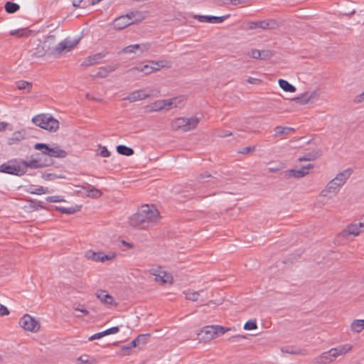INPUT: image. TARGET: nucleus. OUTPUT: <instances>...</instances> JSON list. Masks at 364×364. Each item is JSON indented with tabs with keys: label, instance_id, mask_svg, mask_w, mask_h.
Segmentation results:
<instances>
[{
	"label": "nucleus",
	"instance_id": "nucleus-1",
	"mask_svg": "<svg viewBox=\"0 0 364 364\" xmlns=\"http://www.w3.org/2000/svg\"><path fill=\"white\" fill-rule=\"evenodd\" d=\"M159 213L154 205H144L129 218L130 225L134 228L144 229L149 224L156 222Z\"/></svg>",
	"mask_w": 364,
	"mask_h": 364
},
{
	"label": "nucleus",
	"instance_id": "nucleus-2",
	"mask_svg": "<svg viewBox=\"0 0 364 364\" xmlns=\"http://www.w3.org/2000/svg\"><path fill=\"white\" fill-rule=\"evenodd\" d=\"M353 173V170L349 168L338 173L336 176L329 181L325 188L321 192L322 196H327L328 193H337L339 189L343 186Z\"/></svg>",
	"mask_w": 364,
	"mask_h": 364
},
{
	"label": "nucleus",
	"instance_id": "nucleus-3",
	"mask_svg": "<svg viewBox=\"0 0 364 364\" xmlns=\"http://www.w3.org/2000/svg\"><path fill=\"white\" fill-rule=\"evenodd\" d=\"M230 330V328H226L219 325L206 326L200 330L198 333V336L200 341L208 342L215 338L223 336Z\"/></svg>",
	"mask_w": 364,
	"mask_h": 364
},
{
	"label": "nucleus",
	"instance_id": "nucleus-4",
	"mask_svg": "<svg viewBox=\"0 0 364 364\" xmlns=\"http://www.w3.org/2000/svg\"><path fill=\"white\" fill-rule=\"evenodd\" d=\"M32 122L36 126L49 132H55L59 127V122L47 114H41L33 117Z\"/></svg>",
	"mask_w": 364,
	"mask_h": 364
},
{
	"label": "nucleus",
	"instance_id": "nucleus-5",
	"mask_svg": "<svg viewBox=\"0 0 364 364\" xmlns=\"http://www.w3.org/2000/svg\"><path fill=\"white\" fill-rule=\"evenodd\" d=\"M199 122L200 119L196 117L191 118L178 117L171 122V127L173 131L188 132L195 129Z\"/></svg>",
	"mask_w": 364,
	"mask_h": 364
},
{
	"label": "nucleus",
	"instance_id": "nucleus-6",
	"mask_svg": "<svg viewBox=\"0 0 364 364\" xmlns=\"http://www.w3.org/2000/svg\"><path fill=\"white\" fill-rule=\"evenodd\" d=\"M34 149L41 151L42 154L47 155L50 157L63 159L65 158L68 155V153L65 150L61 149L58 145L50 147L47 144L37 143L34 145Z\"/></svg>",
	"mask_w": 364,
	"mask_h": 364
},
{
	"label": "nucleus",
	"instance_id": "nucleus-7",
	"mask_svg": "<svg viewBox=\"0 0 364 364\" xmlns=\"http://www.w3.org/2000/svg\"><path fill=\"white\" fill-rule=\"evenodd\" d=\"M18 323L24 330L31 332H37L41 327L39 321L29 314H24L20 318Z\"/></svg>",
	"mask_w": 364,
	"mask_h": 364
},
{
	"label": "nucleus",
	"instance_id": "nucleus-8",
	"mask_svg": "<svg viewBox=\"0 0 364 364\" xmlns=\"http://www.w3.org/2000/svg\"><path fill=\"white\" fill-rule=\"evenodd\" d=\"M149 336V334H140L135 339H134L132 342H130L127 346H123L120 350L121 355H128L130 354V350L132 348H135L139 346L141 344L144 345L146 343L147 337Z\"/></svg>",
	"mask_w": 364,
	"mask_h": 364
},
{
	"label": "nucleus",
	"instance_id": "nucleus-9",
	"mask_svg": "<svg viewBox=\"0 0 364 364\" xmlns=\"http://www.w3.org/2000/svg\"><path fill=\"white\" fill-rule=\"evenodd\" d=\"M278 23L273 19L258 21H250L248 23L249 29H256L260 28L262 29H270L274 30L278 27Z\"/></svg>",
	"mask_w": 364,
	"mask_h": 364
},
{
	"label": "nucleus",
	"instance_id": "nucleus-10",
	"mask_svg": "<svg viewBox=\"0 0 364 364\" xmlns=\"http://www.w3.org/2000/svg\"><path fill=\"white\" fill-rule=\"evenodd\" d=\"M37 156H39V154H37ZM52 160H47L46 159L44 161H42L41 158L38 156L36 159H33L30 161H22L21 164L23 165L26 168H43L46 166H48L50 164H52Z\"/></svg>",
	"mask_w": 364,
	"mask_h": 364
},
{
	"label": "nucleus",
	"instance_id": "nucleus-11",
	"mask_svg": "<svg viewBox=\"0 0 364 364\" xmlns=\"http://www.w3.org/2000/svg\"><path fill=\"white\" fill-rule=\"evenodd\" d=\"M148 112H159L162 109L169 110L170 109V102H168V100H156L151 105L146 107Z\"/></svg>",
	"mask_w": 364,
	"mask_h": 364
},
{
	"label": "nucleus",
	"instance_id": "nucleus-12",
	"mask_svg": "<svg viewBox=\"0 0 364 364\" xmlns=\"http://www.w3.org/2000/svg\"><path fill=\"white\" fill-rule=\"evenodd\" d=\"M230 16V14H226L223 16L195 15L194 18L198 20L200 22H205L210 23H220L223 22L225 19L229 18Z\"/></svg>",
	"mask_w": 364,
	"mask_h": 364
},
{
	"label": "nucleus",
	"instance_id": "nucleus-13",
	"mask_svg": "<svg viewBox=\"0 0 364 364\" xmlns=\"http://www.w3.org/2000/svg\"><path fill=\"white\" fill-rule=\"evenodd\" d=\"M363 230L359 226V223L349 224L347 227L341 231L339 234L341 237L348 238L350 235L357 236Z\"/></svg>",
	"mask_w": 364,
	"mask_h": 364
},
{
	"label": "nucleus",
	"instance_id": "nucleus-14",
	"mask_svg": "<svg viewBox=\"0 0 364 364\" xmlns=\"http://www.w3.org/2000/svg\"><path fill=\"white\" fill-rule=\"evenodd\" d=\"M0 172L15 176H22L25 173L26 171L22 169L19 166H11L6 163H4L0 165Z\"/></svg>",
	"mask_w": 364,
	"mask_h": 364
},
{
	"label": "nucleus",
	"instance_id": "nucleus-15",
	"mask_svg": "<svg viewBox=\"0 0 364 364\" xmlns=\"http://www.w3.org/2000/svg\"><path fill=\"white\" fill-rule=\"evenodd\" d=\"M314 166L311 164H309L306 166H303L299 169H291L287 171L286 176L287 177H294V178H302L305 176L309 173V170L312 168Z\"/></svg>",
	"mask_w": 364,
	"mask_h": 364
},
{
	"label": "nucleus",
	"instance_id": "nucleus-16",
	"mask_svg": "<svg viewBox=\"0 0 364 364\" xmlns=\"http://www.w3.org/2000/svg\"><path fill=\"white\" fill-rule=\"evenodd\" d=\"M352 348L353 346L350 344L341 345L336 348H331L329 350V353H331L332 358H336L338 355H344L349 352Z\"/></svg>",
	"mask_w": 364,
	"mask_h": 364
},
{
	"label": "nucleus",
	"instance_id": "nucleus-17",
	"mask_svg": "<svg viewBox=\"0 0 364 364\" xmlns=\"http://www.w3.org/2000/svg\"><path fill=\"white\" fill-rule=\"evenodd\" d=\"M150 97L149 94H145L143 90H136L131 92L126 97L124 98V100H127L130 102H136L138 100H141Z\"/></svg>",
	"mask_w": 364,
	"mask_h": 364
},
{
	"label": "nucleus",
	"instance_id": "nucleus-18",
	"mask_svg": "<svg viewBox=\"0 0 364 364\" xmlns=\"http://www.w3.org/2000/svg\"><path fill=\"white\" fill-rule=\"evenodd\" d=\"M95 296L104 304H112L114 301L113 296L108 294L105 290H97L95 293Z\"/></svg>",
	"mask_w": 364,
	"mask_h": 364
},
{
	"label": "nucleus",
	"instance_id": "nucleus-19",
	"mask_svg": "<svg viewBox=\"0 0 364 364\" xmlns=\"http://www.w3.org/2000/svg\"><path fill=\"white\" fill-rule=\"evenodd\" d=\"M82 188L86 191L87 196L89 198L97 199L100 198L102 195V192L100 190L92 186L88 183H85L82 186Z\"/></svg>",
	"mask_w": 364,
	"mask_h": 364
},
{
	"label": "nucleus",
	"instance_id": "nucleus-20",
	"mask_svg": "<svg viewBox=\"0 0 364 364\" xmlns=\"http://www.w3.org/2000/svg\"><path fill=\"white\" fill-rule=\"evenodd\" d=\"M134 23L133 21H130L126 16H122L117 18L114 21V26L118 30H122L127 26Z\"/></svg>",
	"mask_w": 364,
	"mask_h": 364
},
{
	"label": "nucleus",
	"instance_id": "nucleus-21",
	"mask_svg": "<svg viewBox=\"0 0 364 364\" xmlns=\"http://www.w3.org/2000/svg\"><path fill=\"white\" fill-rule=\"evenodd\" d=\"M77 43V41L75 43H70L67 40H65L64 41L60 42L54 49V53L60 54L64 50L69 51L73 48L75 46V45Z\"/></svg>",
	"mask_w": 364,
	"mask_h": 364
},
{
	"label": "nucleus",
	"instance_id": "nucleus-22",
	"mask_svg": "<svg viewBox=\"0 0 364 364\" xmlns=\"http://www.w3.org/2000/svg\"><path fill=\"white\" fill-rule=\"evenodd\" d=\"M322 155V150L321 149H315L311 152L305 154L303 157L299 159V161H314Z\"/></svg>",
	"mask_w": 364,
	"mask_h": 364
},
{
	"label": "nucleus",
	"instance_id": "nucleus-23",
	"mask_svg": "<svg viewBox=\"0 0 364 364\" xmlns=\"http://www.w3.org/2000/svg\"><path fill=\"white\" fill-rule=\"evenodd\" d=\"M105 56L102 53H98L93 55L87 57L82 63V66H91L99 62V60Z\"/></svg>",
	"mask_w": 364,
	"mask_h": 364
},
{
	"label": "nucleus",
	"instance_id": "nucleus-24",
	"mask_svg": "<svg viewBox=\"0 0 364 364\" xmlns=\"http://www.w3.org/2000/svg\"><path fill=\"white\" fill-rule=\"evenodd\" d=\"M138 50L140 51V53H142L148 50V46L146 45L134 44L124 48L122 51L124 53H135Z\"/></svg>",
	"mask_w": 364,
	"mask_h": 364
},
{
	"label": "nucleus",
	"instance_id": "nucleus-25",
	"mask_svg": "<svg viewBox=\"0 0 364 364\" xmlns=\"http://www.w3.org/2000/svg\"><path fill=\"white\" fill-rule=\"evenodd\" d=\"M282 351L285 353L292 355H306L308 351L305 348H299L295 346H286L282 348Z\"/></svg>",
	"mask_w": 364,
	"mask_h": 364
},
{
	"label": "nucleus",
	"instance_id": "nucleus-26",
	"mask_svg": "<svg viewBox=\"0 0 364 364\" xmlns=\"http://www.w3.org/2000/svg\"><path fill=\"white\" fill-rule=\"evenodd\" d=\"M38 43L37 44L36 48L32 50V57L33 58H41L46 55L48 52V48H43L42 46L41 41L38 40Z\"/></svg>",
	"mask_w": 364,
	"mask_h": 364
},
{
	"label": "nucleus",
	"instance_id": "nucleus-27",
	"mask_svg": "<svg viewBox=\"0 0 364 364\" xmlns=\"http://www.w3.org/2000/svg\"><path fill=\"white\" fill-rule=\"evenodd\" d=\"M336 358L331 357V353L328 351L323 353L321 355L316 358V363L318 364H326L331 363Z\"/></svg>",
	"mask_w": 364,
	"mask_h": 364
},
{
	"label": "nucleus",
	"instance_id": "nucleus-28",
	"mask_svg": "<svg viewBox=\"0 0 364 364\" xmlns=\"http://www.w3.org/2000/svg\"><path fill=\"white\" fill-rule=\"evenodd\" d=\"M186 97L183 95L168 99L170 109H171L172 107H178L183 106L186 103Z\"/></svg>",
	"mask_w": 364,
	"mask_h": 364
},
{
	"label": "nucleus",
	"instance_id": "nucleus-29",
	"mask_svg": "<svg viewBox=\"0 0 364 364\" xmlns=\"http://www.w3.org/2000/svg\"><path fill=\"white\" fill-rule=\"evenodd\" d=\"M125 16L130 21H133L134 23L139 22L144 18L143 14L139 11H131L127 14Z\"/></svg>",
	"mask_w": 364,
	"mask_h": 364
},
{
	"label": "nucleus",
	"instance_id": "nucleus-30",
	"mask_svg": "<svg viewBox=\"0 0 364 364\" xmlns=\"http://www.w3.org/2000/svg\"><path fill=\"white\" fill-rule=\"evenodd\" d=\"M25 138V134L23 132H15L13 133L12 136L9 138L8 144L9 145L14 144L16 142H18Z\"/></svg>",
	"mask_w": 364,
	"mask_h": 364
},
{
	"label": "nucleus",
	"instance_id": "nucleus-31",
	"mask_svg": "<svg viewBox=\"0 0 364 364\" xmlns=\"http://www.w3.org/2000/svg\"><path fill=\"white\" fill-rule=\"evenodd\" d=\"M82 205H76L75 207H70V208H63V207H59L56 206L55 210L65 214H74L78 211L80 210Z\"/></svg>",
	"mask_w": 364,
	"mask_h": 364
},
{
	"label": "nucleus",
	"instance_id": "nucleus-32",
	"mask_svg": "<svg viewBox=\"0 0 364 364\" xmlns=\"http://www.w3.org/2000/svg\"><path fill=\"white\" fill-rule=\"evenodd\" d=\"M278 82L279 87L285 92H294L296 91V87L285 80L279 79Z\"/></svg>",
	"mask_w": 364,
	"mask_h": 364
},
{
	"label": "nucleus",
	"instance_id": "nucleus-33",
	"mask_svg": "<svg viewBox=\"0 0 364 364\" xmlns=\"http://www.w3.org/2000/svg\"><path fill=\"white\" fill-rule=\"evenodd\" d=\"M155 276L156 282H161L162 284L167 283L168 280L172 279V277L168 274L166 272L161 271L159 274H153Z\"/></svg>",
	"mask_w": 364,
	"mask_h": 364
},
{
	"label": "nucleus",
	"instance_id": "nucleus-34",
	"mask_svg": "<svg viewBox=\"0 0 364 364\" xmlns=\"http://www.w3.org/2000/svg\"><path fill=\"white\" fill-rule=\"evenodd\" d=\"M159 68H155L152 66H149V65H145L141 68L135 67L129 70V72H134L135 70L143 72L144 74L148 75L154 71L158 70Z\"/></svg>",
	"mask_w": 364,
	"mask_h": 364
},
{
	"label": "nucleus",
	"instance_id": "nucleus-35",
	"mask_svg": "<svg viewBox=\"0 0 364 364\" xmlns=\"http://www.w3.org/2000/svg\"><path fill=\"white\" fill-rule=\"evenodd\" d=\"M117 151L118 154L127 156H130L134 153L132 148L126 146L125 145H118L117 146Z\"/></svg>",
	"mask_w": 364,
	"mask_h": 364
},
{
	"label": "nucleus",
	"instance_id": "nucleus-36",
	"mask_svg": "<svg viewBox=\"0 0 364 364\" xmlns=\"http://www.w3.org/2000/svg\"><path fill=\"white\" fill-rule=\"evenodd\" d=\"M102 255V252H94L92 250H88L85 252V257L88 259L95 261V262H101L100 257Z\"/></svg>",
	"mask_w": 364,
	"mask_h": 364
},
{
	"label": "nucleus",
	"instance_id": "nucleus-37",
	"mask_svg": "<svg viewBox=\"0 0 364 364\" xmlns=\"http://www.w3.org/2000/svg\"><path fill=\"white\" fill-rule=\"evenodd\" d=\"M16 87L20 90H26V93L31 91L32 83L28 81L21 80L16 82Z\"/></svg>",
	"mask_w": 364,
	"mask_h": 364
},
{
	"label": "nucleus",
	"instance_id": "nucleus-38",
	"mask_svg": "<svg viewBox=\"0 0 364 364\" xmlns=\"http://www.w3.org/2000/svg\"><path fill=\"white\" fill-rule=\"evenodd\" d=\"M80 364H97V360L94 357L87 355H82L77 358Z\"/></svg>",
	"mask_w": 364,
	"mask_h": 364
},
{
	"label": "nucleus",
	"instance_id": "nucleus-39",
	"mask_svg": "<svg viewBox=\"0 0 364 364\" xmlns=\"http://www.w3.org/2000/svg\"><path fill=\"white\" fill-rule=\"evenodd\" d=\"M5 10L9 14H14L20 9V6L14 2L7 1L4 6Z\"/></svg>",
	"mask_w": 364,
	"mask_h": 364
},
{
	"label": "nucleus",
	"instance_id": "nucleus-40",
	"mask_svg": "<svg viewBox=\"0 0 364 364\" xmlns=\"http://www.w3.org/2000/svg\"><path fill=\"white\" fill-rule=\"evenodd\" d=\"M314 95V93H311L310 95H309V94L306 92L301 95L300 97H295L294 100L299 104L306 105L310 101L311 98L313 97Z\"/></svg>",
	"mask_w": 364,
	"mask_h": 364
},
{
	"label": "nucleus",
	"instance_id": "nucleus-41",
	"mask_svg": "<svg viewBox=\"0 0 364 364\" xmlns=\"http://www.w3.org/2000/svg\"><path fill=\"white\" fill-rule=\"evenodd\" d=\"M183 294L186 295V299L192 301H198L200 291H194L191 290L184 291Z\"/></svg>",
	"mask_w": 364,
	"mask_h": 364
},
{
	"label": "nucleus",
	"instance_id": "nucleus-42",
	"mask_svg": "<svg viewBox=\"0 0 364 364\" xmlns=\"http://www.w3.org/2000/svg\"><path fill=\"white\" fill-rule=\"evenodd\" d=\"M293 130L294 129L291 127L277 126L274 128V135L279 136L282 134H288L290 132Z\"/></svg>",
	"mask_w": 364,
	"mask_h": 364
},
{
	"label": "nucleus",
	"instance_id": "nucleus-43",
	"mask_svg": "<svg viewBox=\"0 0 364 364\" xmlns=\"http://www.w3.org/2000/svg\"><path fill=\"white\" fill-rule=\"evenodd\" d=\"M29 208L31 211L37 210L39 208H43V202L37 200H29Z\"/></svg>",
	"mask_w": 364,
	"mask_h": 364
},
{
	"label": "nucleus",
	"instance_id": "nucleus-44",
	"mask_svg": "<svg viewBox=\"0 0 364 364\" xmlns=\"http://www.w3.org/2000/svg\"><path fill=\"white\" fill-rule=\"evenodd\" d=\"M351 330L355 333H360L363 329V326L358 321V319L354 320L350 325Z\"/></svg>",
	"mask_w": 364,
	"mask_h": 364
},
{
	"label": "nucleus",
	"instance_id": "nucleus-45",
	"mask_svg": "<svg viewBox=\"0 0 364 364\" xmlns=\"http://www.w3.org/2000/svg\"><path fill=\"white\" fill-rule=\"evenodd\" d=\"M275 53L271 50H260V60H268L274 55Z\"/></svg>",
	"mask_w": 364,
	"mask_h": 364
},
{
	"label": "nucleus",
	"instance_id": "nucleus-46",
	"mask_svg": "<svg viewBox=\"0 0 364 364\" xmlns=\"http://www.w3.org/2000/svg\"><path fill=\"white\" fill-rule=\"evenodd\" d=\"M257 328V325L256 319H250L247 321L244 325V328L245 330H255Z\"/></svg>",
	"mask_w": 364,
	"mask_h": 364
},
{
	"label": "nucleus",
	"instance_id": "nucleus-47",
	"mask_svg": "<svg viewBox=\"0 0 364 364\" xmlns=\"http://www.w3.org/2000/svg\"><path fill=\"white\" fill-rule=\"evenodd\" d=\"M248 55L254 59L260 60V50L257 49H252Z\"/></svg>",
	"mask_w": 364,
	"mask_h": 364
},
{
	"label": "nucleus",
	"instance_id": "nucleus-48",
	"mask_svg": "<svg viewBox=\"0 0 364 364\" xmlns=\"http://www.w3.org/2000/svg\"><path fill=\"white\" fill-rule=\"evenodd\" d=\"M115 257H116L115 253H112L110 255H106L103 252H102V255L100 257L101 262H105V261L113 259Z\"/></svg>",
	"mask_w": 364,
	"mask_h": 364
},
{
	"label": "nucleus",
	"instance_id": "nucleus-49",
	"mask_svg": "<svg viewBox=\"0 0 364 364\" xmlns=\"http://www.w3.org/2000/svg\"><path fill=\"white\" fill-rule=\"evenodd\" d=\"M46 200L50 203L65 201V200L60 196H48L46 198Z\"/></svg>",
	"mask_w": 364,
	"mask_h": 364
},
{
	"label": "nucleus",
	"instance_id": "nucleus-50",
	"mask_svg": "<svg viewBox=\"0 0 364 364\" xmlns=\"http://www.w3.org/2000/svg\"><path fill=\"white\" fill-rule=\"evenodd\" d=\"M31 193L33 194L41 195V194L49 193V191L47 189H45L43 186H39L38 188H36L32 190L31 191Z\"/></svg>",
	"mask_w": 364,
	"mask_h": 364
},
{
	"label": "nucleus",
	"instance_id": "nucleus-51",
	"mask_svg": "<svg viewBox=\"0 0 364 364\" xmlns=\"http://www.w3.org/2000/svg\"><path fill=\"white\" fill-rule=\"evenodd\" d=\"M363 102H364V91L362 93L357 95L353 99V102L355 104H360Z\"/></svg>",
	"mask_w": 364,
	"mask_h": 364
},
{
	"label": "nucleus",
	"instance_id": "nucleus-52",
	"mask_svg": "<svg viewBox=\"0 0 364 364\" xmlns=\"http://www.w3.org/2000/svg\"><path fill=\"white\" fill-rule=\"evenodd\" d=\"M100 155L102 157H109L110 156V152L107 150L105 146H102L100 145Z\"/></svg>",
	"mask_w": 364,
	"mask_h": 364
},
{
	"label": "nucleus",
	"instance_id": "nucleus-53",
	"mask_svg": "<svg viewBox=\"0 0 364 364\" xmlns=\"http://www.w3.org/2000/svg\"><path fill=\"white\" fill-rule=\"evenodd\" d=\"M112 70H107L104 68H101L100 69V71L95 75V76L100 77H105L107 76V73L112 71Z\"/></svg>",
	"mask_w": 364,
	"mask_h": 364
},
{
	"label": "nucleus",
	"instance_id": "nucleus-54",
	"mask_svg": "<svg viewBox=\"0 0 364 364\" xmlns=\"http://www.w3.org/2000/svg\"><path fill=\"white\" fill-rule=\"evenodd\" d=\"M119 331V327L114 326V327H112L110 328H108V329L104 331V332H105V335L107 336L109 334H114V333H118Z\"/></svg>",
	"mask_w": 364,
	"mask_h": 364
},
{
	"label": "nucleus",
	"instance_id": "nucleus-55",
	"mask_svg": "<svg viewBox=\"0 0 364 364\" xmlns=\"http://www.w3.org/2000/svg\"><path fill=\"white\" fill-rule=\"evenodd\" d=\"M43 178L47 181H51L57 178H64V176H58L55 173H46L43 175Z\"/></svg>",
	"mask_w": 364,
	"mask_h": 364
},
{
	"label": "nucleus",
	"instance_id": "nucleus-56",
	"mask_svg": "<svg viewBox=\"0 0 364 364\" xmlns=\"http://www.w3.org/2000/svg\"><path fill=\"white\" fill-rule=\"evenodd\" d=\"M211 178V175L208 172L202 173L198 176V180L199 182L205 181V178Z\"/></svg>",
	"mask_w": 364,
	"mask_h": 364
},
{
	"label": "nucleus",
	"instance_id": "nucleus-57",
	"mask_svg": "<svg viewBox=\"0 0 364 364\" xmlns=\"http://www.w3.org/2000/svg\"><path fill=\"white\" fill-rule=\"evenodd\" d=\"M72 4L74 7L85 8L87 6V4H85L84 3V0H78V1L75 0L73 1Z\"/></svg>",
	"mask_w": 364,
	"mask_h": 364
},
{
	"label": "nucleus",
	"instance_id": "nucleus-58",
	"mask_svg": "<svg viewBox=\"0 0 364 364\" xmlns=\"http://www.w3.org/2000/svg\"><path fill=\"white\" fill-rule=\"evenodd\" d=\"M104 336H105L104 331L100 332V333H97L92 335V336H90L89 338V341H93V340H95V339H100V338H102Z\"/></svg>",
	"mask_w": 364,
	"mask_h": 364
},
{
	"label": "nucleus",
	"instance_id": "nucleus-59",
	"mask_svg": "<svg viewBox=\"0 0 364 364\" xmlns=\"http://www.w3.org/2000/svg\"><path fill=\"white\" fill-rule=\"evenodd\" d=\"M255 146H247L242 149V151H240V154H247L253 151H255Z\"/></svg>",
	"mask_w": 364,
	"mask_h": 364
},
{
	"label": "nucleus",
	"instance_id": "nucleus-60",
	"mask_svg": "<svg viewBox=\"0 0 364 364\" xmlns=\"http://www.w3.org/2000/svg\"><path fill=\"white\" fill-rule=\"evenodd\" d=\"M9 314V309L5 306L0 304V316H6Z\"/></svg>",
	"mask_w": 364,
	"mask_h": 364
},
{
	"label": "nucleus",
	"instance_id": "nucleus-61",
	"mask_svg": "<svg viewBox=\"0 0 364 364\" xmlns=\"http://www.w3.org/2000/svg\"><path fill=\"white\" fill-rule=\"evenodd\" d=\"M11 36H16L17 37H21L24 35L23 30H15L10 32Z\"/></svg>",
	"mask_w": 364,
	"mask_h": 364
},
{
	"label": "nucleus",
	"instance_id": "nucleus-62",
	"mask_svg": "<svg viewBox=\"0 0 364 364\" xmlns=\"http://www.w3.org/2000/svg\"><path fill=\"white\" fill-rule=\"evenodd\" d=\"M75 310L82 312L84 315H88L89 311L83 308V305H78L77 307L75 308Z\"/></svg>",
	"mask_w": 364,
	"mask_h": 364
},
{
	"label": "nucleus",
	"instance_id": "nucleus-63",
	"mask_svg": "<svg viewBox=\"0 0 364 364\" xmlns=\"http://www.w3.org/2000/svg\"><path fill=\"white\" fill-rule=\"evenodd\" d=\"M46 41L47 42H48L49 43H50V44H53L55 43V36H54V35H49V36H46Z\"/></svg>",
	"mask_w": 364,
	"mask_h": 364
},
{
	"label": "nucleus",
	"instance_id": "nucleus-64",
	"mask_svg": "<svg viewBox=\"0 0 364 364\" xmlns=\"http://www.w3.org/2000/svg\"><path fill=\"white\" fill-rule=\"evenodd\" d=\"M247 81L250 84H258L261 82V80L250 77Z\"/></svg>",
	"mask_w": 364,
	"mask_h": 364
}]
</instances>
